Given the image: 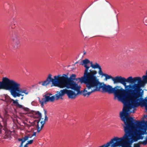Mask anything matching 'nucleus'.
I'll return each mask as SVG.
<instances>
[{
    "mask_svg": "<svg viewBox=\"0 0 147 147\" xmlns=\"http://www.w3.org/2000/svg\"><path fill=\"white\" fill-rule=\"evenodd\" d=\"M1 100L5 102L7 104H10L12 102V99L6 95H4L3 96Z\"/></svg>",
    "mask_w": 147,
    "mask_h": 147,
    "instance_id": "obj_15",
    "label": "nucleus"
},
{
    "mask_svg": "<svg viewBox=\"0 0 147 147\" xmlns=\"http://www.w3.org/2000/svg\"><path fill=\"white\" fill-rule=\"evenodd\" d=\"M18 101V100H14L12 99V102H13L11 104V105L17 106L19 108H22L26 111H28V108L25 107L22 105L19 104Z\"/></svg>",
    "mask_w": 147,
    "mask_h": 147,
    "instance_id": "obj_13",
    "label": "nucleus"
},
{
    "mask_svg": "<svg viewBox=\"0 0 147 147\" xmlns=\"http://www.w3.org/2000/svg\"><path fill=\"white\" fill-rule=\"evenodd\" d=\"M121 120L124 123V136L121 138V142L122 147H131L128 143H132L138 140L142 139L143 137L142 136L145 131V126L147 125V121H135L132 117L119 116ZM135 147H140L137 146Z\"/></svg>",
    "mask_w": 147,
    "mask_h": 147,
    "instance_id": "obj_2",
    "label": "nucleus"
},
{
    "mask_svg": "<svg viewBox=\"0 0 147 147\" xmlns=\"http://www.w3.org/2000/svg\"><path fill=\"white\" fill-rule=\"evenodd\" d=\"M99 75L101 76L102 77L105 76V80H107L108 79H111L114 83H119L122 84L124 86L125 90L126 91V82H127V79L118 76H116L114 78H113L111 75H109L107 74L103 73L102 71Z\"/></svg>",
    "mask_w": 147,
    "mask_h": 147,
    "instance_id": "obj_7",
    "label": "nucleus"
},
{
    "mask_svg": "<svg viewBox=\"0 0 147 147\" xmlns=\"http://www.w3.org/2000/svg\"><path fill=\"white\" fill-rule=\"evenodd\" d=\"M13 47L15 49L17 48L20 46V41L19 39L15 37L12 39Z\"/></svg>",
    "mask_w": 147,
    "mask_h": 147,
    "instance_id": "obj_14",
    "label": "nucleus"
},
{
    "mask_svg": "<svg viewBox=\"0 0 147 147\" xmlns=\"http://www.w3.org/2000/svg\"><path fill=\"white\" fill-rule=\"evenodd\" d=\"M32 137V135L29 134L22 138H18V141L21 142V145H22V144H23V143L27 140L28 138H31Z\"/></svg>",
    "mask_w": 147,
    "mask_h": 147,
    "instance_id": "obj_16",
    "label": "nucleus"
},
{
    "mask_svg": "<svg viewBox=\"0 0 147 147\" xmlns=\"http://www.w3.org/2000/svg\"><path fill=\"white\" fill-rule=\"evenodd\" d=\"M19 147H23V144H22V145H21V143H20V145L19 146Z\"/></svg>",
    "mask_w": 147,
    "mask_h": 147,
    "instance_id": "obj_25",
    "label": "nucleus"
},
{
    "mask_svg": "<svg viewBox=\"0 0 147 147\" xmlns=\"http://www.w3.org/2000/svg\"><path fill=\"white\" fill-rule=\"evenodd\" d=\"M2 126L0 125V134L1 133L2 130Z\"/></svg>",
    "mask_w": 147,
    "mask_h": 147,
    "instance_id": "obj_22",
    "label": "nucleus"
},
{
    "mask_svg": "<svg viewBox=\"0 0 147 147\" xmlns=\"http://www.w3.org/2000/svg\"><path fill=\"white\" fill-rule=\"evenodd\" d=\"M9 79L6 78H3L2 81L0 82V89L9 90Z\"/></svg>",
    "mask_w": 147,
    "mask_h": 147,
    "instance_id": "obj_12",
    "label": "nucleus"
},
{
    "mask_svg": "<svg viewBox=\"0 0 147 147\" xmlns=\"http://www.w3.org/2000/svg\"><path fill=\"white\" fill-rule=\"evenodd\" d=\"M81 64L85 68L84 75L76 80L79 79L82 83H84L86 85V87L81 92L84 96L88 97L92 93L101 91V89L102 92H108L109 94L115 93L117 89L118 86L113 88L110 85H107L100 82L96 76L97 71L92 69L89 70L90 67L94 69H98V73L99 75L102 70L99 64L96 63L93 64L92 61L90 62L88 59H85L82 61Z\"/></svg>",
    "mask_w": 147,
    "mask_h": 147,
    "instance_id": "obj_1",
    "label": "nucleus"
},
{
    "mask_svg": "<svg viewBox=\"0 0 147 147\" xmlns=\"http://www.w3.org/2000/svg\"><path fill=\"white\" fill-rule=\"evenodd\" d=\"M33 141V140H30L28 141V142L23 147H28V145L29 144H32Z\"/></svg>",
    "mask_w": 147,
    "mask_h": 147,
    "instance_id": "obj_18",
    "label": "nucleus"
},
{
    "mask_svg": "<svg viewBox=\"0 0 147 147\" xmlns=\"http://www.w3.org/2000/svg\"><path fill=\"white\" fill-rule=\"evenodd\" d=\"M139 91L141 94L138 95L136 93L132 92L130 91H126L130 95L127 97L125 94L124 89L122 88H117L114 94L117 98L118 100L121 102L124 105L122 111L120 113L119 116L130 117V113H134L136 107L140 105L145 107L146 108L144 104H146L147 105V97L144 99L142 98L143 91L141 92V90H139Z\"/></svg>",
    "mask_w": 147,
    "mask_h": 147,
    "instance_id": "obj_3",
    "label": "nucleus"
},
{
    "mask_svg": "<svg viewBox=\"0 0 147 147\" xmlns=\"http://www.w3.org/2000/svg\"><path fill=\"white\" fill-rule=\"evenodd\" d=\"M45 115V119L44 121H41L40 122V120L37 122V132L39 133L42 129L44 124L45 123V121L48 120V117L47 115V111L46 110H44Z\"/></svg>",
    "mask_w": 147,
    "mask_h": 147,
    "instance_id": "obj_11",
    "label": "nucleus"
},
{
    "mask_svg": "<svg viewBox=\"0 0 147 147\" xmlns=\"http://www.w3.org/2000/svg\"><path fill=\"white\" fill-rule=\"evenodd\" d=\"M23 99V97H22L21 98V100H22Z\"/></svg>",
    "mask_w": 147,
    "mask_h": 147,
    "instance_id": "obj_26",
    "label": "nucleus"
},
{
    "mask_svg": "<svg viewBox=\"0 0 147 147\" xmlns=\"http://www.w3.org/2000/svg\"><path fill=\"white\" fill-rule=\"evenodd\" d=\"M5 135L4 137V138H7L8 137V136H9V135L7 133V134L6 133V132H5Z\"/></svg>",
    "mask_w": 147,
    "mask_h": 147,
    "instance_id": "obj_21",
    "label": "nucleus"
},
{
    "mask_svg": "<svg viewBox=\"0 0 147 147\" xmlns=\"http://www.w3.org/2000/svg\"><path fill=\"white\" fill-rule=\"evenodd\" d=\"M9 90L11 94L14 97L20 96H23L24 94L28 95L30 91L26 88H21L20 84L13 80L9 79Z\"/></svg>",
    "mask_w": 147,
    "mask_h": 147,
    "instance_id": "obj_6",
    "label": "nucleus"
},
{
    "mask_svg": "<svg viewBox=\"0 0 147 147\" xmlns=\"http://www.w3.org/2000/svg\"><path fill=\"white\" fill-rule=\"evenodd\" d=\"M142 80L140 77L133 78L130 76L127 78V82L131 83L126 86V91H130L132 92L136 93L137 95L141 94L139 91L141 90L140 87L144 86L145 84L147 83V70L146 75L142 77Z\"/></svg>",
    "mask_w": 147,
    "mask_h": 147,
    "instance_id": "obj_5",
    "label": "nucleus"
},
{
    "mask_svg": "<svg viewBox=\"0 0 147 147\" xmlns=\"http://www.w3.org/2000/svg\"><path fill=\"white\" fill-rule=\"evenodd\" d=\"M141 143L144 145H146L147 144V136L145 140L143 141Z\"/></svg>",
    "mask_w": 147,
    "mask_h": 147,
    "instance_id": "obj_19",
    "label": "nucleus"
},
{
    "mask_svg": "<svg viewBox=\"0 0 147 147\" xmlns=\"http://www.w3.org/2000/svg\"><path fill=\"white\" fill-rule=\"evenodd\" d=\"M44 98H42L41 99L39 98V101L41 105L43 107L44 104H46L47 102H53L55 99V96H52V94L51 93L46 92L43 96Z\"/></svg>",
    "mask_w": 147,
    "mask_h": 147,
    "instance_id": "obj_10",
    "label": "nucleus"
},
{
    "mask_svg": "<svg viewBox=\"0 0 147 147\" xmlns=\"http://www.w3.org/2000/svg\"><path fill=\"white\" fill-rule=\"evenodd\" d=\"M76 77L75 74H72L69 78L67 75L64 74L62 75L59 74L55 76L54 79H53L52 78V75L49 74L46 80L43 82H39V84H41L42 86H46L50 82H52V84L54 86L60 88H66L67 89L70 88L77 91L78 93L80 91V87L73 81L75 79ZM77 79H76V80H79L81 82L79 79L77 80Z\"/></svg>",
    "mask_w": 147,
    "mask_h": 147,
    "instance_id": "obj_4",
    "label": "nucleus"
},
{
    "mask_svg": "<svg viewBox=\"0 0 147 147\" xmlns=\"http://www.w3.org/2000/svg\"><path fill=\"white\" fill-rule=\"evenodd\" d=\"M34 113L35 115V116H34V117L39 118L40 119L39 120L40 121V118H41L42 117L41 113L38 111H37L34 112Z\"/></svg>",
    "mask_w": 147,
    "mask_h": 147,
    "instance_id": "obj_17",
    "label": "nucleus"
},
{
    "mask_svg": "<svg viewBox=\"0 0 147 147\" xmlns=\"http://www.w3.org/2000/svg\"><path fill=\"white\" fill-rule=\"evenodd\" d=\"M144 24L147 25V17H145L144 18Z\"/></svg>",
    "mask_w": 147,
    "mask_h": 147,
    "instance_id": "obj_20",
    "label": "nucleus"
},
{
    "mask_svg": "<svg viewBox=\"0 0 147 147\" xmlns=\"http://www.w3.org/2000/svg\"><path fill=\"white\" fill-rule=\"evenodd\" d=\"M65 94H67L68 98L69 99H74L76 98L78 93H76L75 92L71 90L65 89L60 90L59 92L57 91L55 95L57 99L59 98H61Z\"/></svg>",
    "mask_w": 147,
    "mask_h": 147,
    "instance_id": "obj_8",
    "label": "nucleus"
},
{
    "mask_svg": "<svg viewBox=\"0 0 147 147\" xmlns=\"http://www.w3.org/2000/svg\"><path fill=\"white\" fill-rule=\"evenodd\" d=\"M32 136L33 137L34 136H36V132H34L32 135Z\"/></svg>",
    "mask_w": 147,
    "mask_h": 147,
    "instance_id": "obj_23",
    "label": "nucleus"
},
{
    "mask_svg": "<svg viewBox=\"0 0 147 147\" xmlns=\"http://www.w3.org/2000/svg\"><path fill=\"white\" fill-rule=\"evenodd\" d=\"M122 139H120L119 137H116L112 138L111 140L107 144H104L99 147H109L111 145V147L120 146L121 145V142Z\"/></svg>",
    "mask_w": 147,
    "mask_h": 147,
    "instance_id": "obj_9",
    "label": "nucleus"
},
{
    "mask_svg": "<svg viewBox=\"0 0 147 147\" xmlns=\"http://www.w3.org/2000/svg\"><path fill=\"white\" fill-rule=\"evenodd\" d=\"M144 105L145 106H146V110L147 111V105H146V104H144Z\"/></svg>",
    "mask_w": 147,
    "mask_h": 147,
    "instance_id": "obj_24",
    "label": "nucleus"
}]
</instances>
